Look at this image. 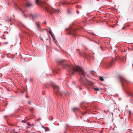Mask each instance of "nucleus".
Returning <instances> with one entry per match:
<instances>
[{
	"mask_svg": "<svg viewBox=\"0 0 133 133\" xmlns=\"http://www.w3.org/2000/svg\"><path fill=\"white\" fill-rule=\"evenodd\" d=\"M58 62L59 65L58 68L52 70L54 74H58L59 71L61 68L65 69L67 73L66 75L70 76L73 75L74 72H76L80 76V82L82 85L87 86L89 81L87 79V75L81 67L75 65H68L65 60H59Z\"/></svg>",
	"mask_w": 133,
	"mask_h": 133,
	"instance_id": "f257e3e1",
	"label": "nucleus"
},
{
	"mask_svg": "<svg viewBox=\"0 0 133 133\" xmlns=\"http://www.w3.org/2000/svg\"><path fill=\"white\" fill-rule=\"evenodd\" d=\"M35 2L36 4H38L39 5H40L46 11L49 13L51 15L55 12H57L58 13L60 12L59 10L53 8L50 5H47L46 3H43L39 2L38 0H36Z\"/></svg>",
	"mask_w": 133,
	"mask_h": 133,
	"instance_id": "f03ea898",
	"label": "nucleus"
},
{
	"mask_svg": "<svg viewBox=\"0 0 133 133\" xmlns=\"http://www.w3.org/2000/svg\"><path fill=\"white\" fill-rule=\"evenodd\" d=\"M51 83L54 90V92L56 94H58L62 97L63 96V95L66 96H68L69 95V92H65V91H63L62 92H61L59 91V89L57 85L54 82H51Z\"/></svg>",
	"mask_w": 133,
	"mask_h": 133,
	"instance_id": "7ed1b4c3",
	"label": "nucleus"
},
{
	"mask_svg": "<svg viewBox=\"0 0 133 133\" xmlns=\"http://www.w3.org/2000/svg\"><path fill=\"white\" fill-rule=\"evenodd\" d=\"M119 78L123 88V89L126 88V85L128 84V82L127 80L123 77L120 76Z\"/></svg>",
	"mask_w": 133,
	"mask_h": 133,
	"instance_id": "20e7f679",
	"label": "nucleus"
},
{
	"mask_svg": "<svg viewBox=\"0 0 133 133\" xmlns=\"http://www.w3.org/2000/svg\"><path fill=\"white\" fill-rule=\"evenodd\" d=\"M68 33L71 35H72L74 36H76L75 32L76 29L72 27H70L68 29Z\"/></svg>",
	"mask_w": 133,
	"mask_h": 133,
	"instance_id": "39448f33",
	"label": "nucleus"
},
{
	"mask_svg": "<svg viewBox=\"0 0 133 133\" xmlns=\"http://www.w3.org/2000/svg\"><path fill=\"white\" fill-rule=\"evenodd\" d=\"M35 26L37 28L39 31L42 32L43 31V29L41 26V23L37 21H36L35 23Z\"/></svg>",
	"mask_w": 133,
	"mask_h": 133,
	"instance_id": "423d86ee",
	"label": "nucleus"
},
{
	"mask_svg": "<svg viewBox=\"0 0 133 133\" xmlns=\"http://www.w3.org/2000/svg\"><path fill=\"white\" fill-rule=\"evenodd\" d=\"M84 57L87 59L88 60H90V59H94V57L91 54H85L84 55Z\"/></svg>",
	"mask_w": 133,
	"mask_h": 133,
	"instance_id": "0eeeda50",
	"label": "nucleus"
},
{
	"mask_svg": "<svg viewBox=\"0 0 133 133\" xmlns=\"http://www.w3.org/2000/svg\"><path fill=\"white\" fill-rule=\"evenodd\" d=\"M31 16L32 18L33 19H35V18H37L38 17V15L36 14H31L30 15H29L28 16V17L29 18H31Z\"/></svg>",
	"mask_w": 133,
	"mask_h": 133,
	"instance_id": "6e6552de",
	"label": "nucleus"
},
{
	"mask_svg": "<svg viewBox=\"0 0 133 133\" xmlns=\"http://www.w3.org/2000/svg\"><path fill=\"white\" fill-rule=\"evenodd\" d=\"M71 110L72 111L74 112H75L76 111H80L79 108L78 107L74 108Z\"/></svg>",
	"mask_w": 133,
	"mask_h": 133,
	"instance_id": "1a4fd4ad",
	"label": "nucleus"
},
{
	"mask_svg": "<svg viewBox=\"0 0 133 133\" xmlns=\"http://www.w3.org/2000/svg\"><path fill=\"white\" fill-rule=\"evenodd\" d=\"M84 102L81 103L80 104V108H83V109H86V107L83 104Z\"/></svg>",
	"mask_w": 133,
	"mask_h": 133,
	"instance_id": "9d476101",
	"label": "nucleus"
},
{
	"mask_svg": "<svg viewBox=\"0 0 133 133\" xmlns=\"http://www.w3.org/2000/svg\"><path fill=\"white\" fill-rule=\"evenodd\" d=\"M114 63V61L112 60L110 62H108L107 64L109 66H110L113 64Z\"/></svg>",
	"mask_w": 133,
	"mask_h": 133,
	"instance_id": "9b49d317",
	"label": "nucleus"
},
{
	"mask_svg": "<svg viewBox=\"0 0 133 133\" xmlns=\"http://www.w3.org/2000/svg\"><path fill=\"white\" fill-rule=\"evenodd\" d=\"M91 35L90 37H92L93 38L95 39L96 38V35L95 34L92 33H91Z\"/></svg>",
	"mask_w": 133,
	"mask_h": 133,
	"instance_id": "f8f14e48",
	"label": "nucleus"
},
{
	"mask_svg": "<svg viewBox=\"0 0 133 133\" xmlns=\"http://www.w3.org/2000/svg\"><path fill=\"white\" fill-rule=\"evenodd\" d=\"M31 5V4L29 2H27L26 4V5L28 7H29Z\"/></svg>",
	"mask_w": 133,
	"mask_h": 133,
	"instance_id": "ddd939ff",
	"label": "nucleus"
},
{
	"mask_svg": "<svg viewBox=\"0 0 133 133\" xmlns=\"http://www.w3.org/2000/svg\"><path fill=\"white\" fill-rule=\"evenodd\" d=\"M93 89H94L95 91H99L100 90L99 88H93Z\"/></svg>",
	"mask_w": 133,
	"mask_h": 133,
	"instance_id": "4468645a",
	"label": "nucleus"
},
{
	"mask_svg": "<svg viewBox=\"0 0 133 133\" xmlns=\"http://www.w3.org/2000/svg\"><path fill=\"white\" fill-rule=\"evenodd\" d=\"M19 10L22 11V12L23 14H24V16L25 17H26V16L24 14V12L21 9H19Z\"/></svg>",
	"mask_w": 133,
	"mask_h": 133,
	"instance_id": "2eb2a0df",
	"label": "nucleus"
},
{
	"mask_svg": "<svg viewBox=\"0 0 133 133\" xmlns=\"http://www.w3.org/2000/svg\"><path fill=\"white\" fill-rule=\"evenodd\" d=\"M11 19V18H10L9 17H8L7 19V20H6V21H8L9 22H10Z\"/></svg>",
	"mask_w": 133,
	"mask_h": 133,
	"instance_id": "dca6fc26",
	"label": "nucleus"
},
{
	"mask_svg": "<svg viewBox=\"0 0 133 133\" xmlns=\"http://www.w3.org/2000/svg\"><path fill=\"white\" fill-rule=\"evenodd\" d=\"M99 80L101 81H103L104 80V79L103 77L101 76H100L99 77Z\"/></svg>",
	"mask_w": 133,
	"mask_h": 133,
	"instance_id": "f3484780",
	"label": "nucleus"
},
{
	"mask_svg": "<svg viewBox=\"0 0 133 133\" xmlns=\"http://www.w3.org/2000/svg\"><path fill=\"white\" fill-rule=\"evenodd\" d=\"M129 95L130 96L132 97H133V93H130L129 92H127Z\"/></svg>",
	"mask_w": 133,
	"mask_h": 133,
	"instance_id": "a211bd4d",
	"label": "nucleus"
},
{
	"mask_svg": "<svg viewBox=\"0 0 133 133\" xmlns=\"http://www.w3.org/2000/svg\"><path fill=\"white\" fill-rule=\"evenodd\" d=\"M53 118L52 116H50L49 118V119L50 120H52Z\"/></svg>",
	"mask_w": 133,
	"mask_h": 133,
	"instance_id": "6ab92c4d",
	"label": "nucleus"
},
{
	"mask_svg": "<svg viewBox=\"0 0 133 133\" xmlns=\"http://www.w3.org/2000/svg\"><path fill=\"white\" fill-rule=\"evenodd\" d=\"M50 35H51V36H52V38L53 39H55V38H54L53 34L52 33L51 34H50Z\"/></svg>",
	"mask_w": 133,
	"mask_h": 133,
	"instance_id": "aec40b11",
	"label": "nucleus"
},
{
	"mask_svg": "<svg viewBox=\"0 0 133 133\" xmlns=\"http://www.w3.org/2000/svg\"><path fill=\"white\" fill-rule=\"evenodd\" d=\"M50 35H51V36H52V38L53 39H55V38H54L53 34L52 33L51 34H50Z\"/></svg>",
	"mask_w": 133,
	"mask_h": 133,
	"instance_id": "412c9836",
	"label": "nucleus"
},
{
	"mask_svg": "<svg viewBox=\"0 0 133 133\" xmlns=\"http://www.w3.org/2000/svg\"><path fill=\"white\" fill-rule=\"evenodd\" d=\"M86 38L88 39H89L90 41H94L92 40L91 39H90V38H89V37H87Z\"/></svg>",
	"mask_w": 133,
	"mask_h": 133,
	"instance_id": "4be33fe9",
	"label": "nucleus"
},
{
	"mask_svg": "<svg viewBox=\"0 0 133 133\" xmlns=\"http://www.w3.org/2000/svg\"><path fill=\"white\" fill-rule=\"evenodd\" d=\"M27 124L28 125H29L30 126H31V125L30 124V123L29 122H27Z\"/></svg>",
	"mask_w": 133,
	"mask_h": 133,
	"instance_id": "5701e85b",
	"label": "nucleus"
},
{
	"mask_svg": "<svg viewBox=\"0 0 133 133\" xmlns=\"http://www.w3.org/2000/svg\"><path fill=\"white\" fill-rule=\"evenodd\" d=\"M48 32H49V34L50 35L52 33V31H48Z\"/></svg>",
	"mask_w": 133,
	"mask_h": 133,
	"instance_id": "b1692460",
	"label": "nucleus"
},
{
	"mask_svg": "<svg viewBox=\"0 0 133 133\" xmlns=\"http://www.w3.org/2000/svg\"><path fill=\"white\" fill-rule=\"evenodd\" d=\"M86 112H82V114L83 115H85L86 114Z\"/></svg>",
	"mask_w": 133,
	"mask_h": 133,
	"instance_id": "393cba45",
	"label": "nucleus"
},
{
	"mask_svg": "<svg viewBox=\"0 0 133 133\" xmlns=\"http://www.w3.org/2000/svg\"><path fill=\"white\" fill-rule=\"evenodd\" d=\"M68 126V125L67 124H66V125L65 127V128H66V129H67V127Z\"/></svg>",
	"mask_w": 133,
	"mask_h": 133,
	"instance_id": "a878e982",
	"label": "nucleus"
},
{
	"mask_svg": "<svg viewBox=\"0 0 133 133\" xmlns=\"http://www.w3.org/2000/svg\"><path fill=\"white\" fill-rule=\"evenodd\" d=\"M23 26H24V27H25V28H27V29H29V30H30V29H28L27 28V27H26L25 25H23Z\"/></svg>",
	"mask_w": 133,
	"mask_h": 133,
	"instance_id": "bb28decb",
	"label": "nucleus"
},
{
	"mask_svg": "<svg viewBox=\"0 0 133 133\" xmlns=\"http://www.w3.org/2000/svg\"><path fill=\"white\" fill-rule=\"evenodd\" d=\"M30 111H33V109H32V108H31V109H30Z\"/></svg>",
	"mask_w": 133,
	"mask_h": 133,
	"instance_id": "cd10ccee",
	"label": "nucleus"
},
{
	"mask_svg": "<svg viewBox=\"0 0 133 133\" xmlns=\"http://www.w3.org/2000/svg\"><path fill=\"white\" fill-rule=\"evenodd\" d=\"M41 127H42V128H44H44H45V127H44L43 125H42L41 126Z\"/></svg>",
	"mask_w": 133,
	"mask_h": 133,
	"instance_id": "c85d7f7f",
	"label": "nucleus"
},
{
	"mask_svg": "<svg viewBox=\"0 0 133 133\" xmlns=\"http://www.w3.org/2000/svg\"><path fill=\"white\" fill-rule=\"evenodd\" d=\"M28 103L29 105H30L31 104V103H30V102L29 101H28Z\"/></svg>",
	"mask_w": 133,
	"mask_h": 133,
	"instance_id": "c756f323",
	"label": "nucleus"
},
{
	"mask_svg": "<svg viewBox=\"0 0 133 133\" xmlns=\"http://www.w3.org/2000/svg\"><path fill=\"white\" fill-rule=\"evenodd\" d=\"M76 12H77V13L78 14L79 13V11H76Z\"/></svg>",
	"mask_w": 133,
	"mask_h": 133,
	"instance_id": "7c9ffc66",
	"label": "nucleus"
},
{
	"mask_svg": "<svg viewBox=\"0 0 133 133\" xmlns=\"http://www.w3.org/2000/svg\"><path fill=\"white\" fill-rule=\"evenodd\" d=\"M22 122H24V123H25V121H24V120H22Z\"/></svg>",
	"mask_w": 133,
	"mask_h": 133,
	"instance_id": "2f4dec72",
	"label": "nucleus"
},
{
	"mask_svg": "<svg viewBox=\"0 0 133 133\" xmlns=\"http://www.w3.org/2000/svg\"><path fill=\"white\" fill-rule=\"evenodd\" d=\"M41 118H39V119L37 120V121H38L39 120H41Z\"/></svg>",
	"mask_w": 133,
	"mask_h": 133,
	"instance_id": "473e14b6",
	"label": "nucleus"
},
{
	"mask_svg": "<svg viewBox=\"0 0 133 133\" xmlns=\"http://www.w3.org/2000/svg\"><path fill=\"white\" fill-rule=\"evenodd\" d=\"M131 111H129V115H130V114H131Z\"/></svg>",
	"mask_w": 133,
	"mask_h": 133,
	"instance_id": "72a5a7b5",
	"label": "nucleus"
},
{
	"mask_svg": "<svg viewBox=\"0 0 133 133\" xmlns=\"http://www.w3.org/2000/svg\"><path fill=\"white\" fill-rule=\"evenodd\" d=\"M47 131V129H45V132Z\"/></svg>",
	"mask_w": 133,
	"mask_h": 133,
	"instance_id": "f704fd0d",
	"label": "nucleus"
},
{
	"mask_svg": "<svg viewBox=\"0 0 133 133\" xmlns=\"http://www.w3.org/2000/svg\"><path fill=\"white\" fill-rule=\"evenodd\" d=\"M68 13H70V11H68Z\"/></svg>",
	"mask_w": 133,
	"mask_h": 133,
	"instance_id": "c9c22d12",
	"label": "nucleus"
},
{
	"mask_svg": "<svg viewBox=\"0 0 133 133\" xmlns=\"http://www.w3.org/2000/svg\"><path fill=\"white\" fill-rule=\"evenodd\" d=\"M4 43L5 44H7L8 43V42H5Z\"/></svg>",
	"mask_w": 133,
	"mask_h": 133,
	"instance_id": "e433bc0d",
	"label": "nucleus"
},
{
	"mask_svg": "<svg viewBox=\"0 0 133 133\" xmlns=\"http://www.w3.org/2000/svg\"><path fill=\"white\" fill-rule=\"evenodd\" d=\"M30 81H32V79H30Z\"/></svg>",
	"mask_w": 133,
	"mask_h": 133,
	"instance_id": "4c0bfd02",
	"label": "nucleus"
},
{
	"mask_svg": "<svg viewBox=\"0 0 133 133\" xmlns=\"http://www.w3.org/2000/svg\"><path fill=\"white\" fill-rule=\"evenodd\" d=\"M13 133H18L17 132H14Z\"/></svg>",
	"mask_w": 133,
	"mask_h": 133,
	"instance_id": "58836bf2",
	"label": "nucleus"
},
{
	"mask_svg": "<svg viewBox=\"0 0 133 133\" xmlns=\"http://www.w3.org/2000/svg\"><path fill=\"white\" fill-rule=\"evenodd\" d=\"M72 83H74V82H72Z\"/></svg>",
	"mask_w": 133,
	"mask_h": 133,
	"instance_id": "ea45409f",
	"label": "nucleus"
},
{
	"mask_svg": "<svg viewBox=\"0 0 133 133\" xmlns=\"http://www.w3.org/2000/svg\"><path fill=\"white\" fill-rule=\"evenodd\" d=\"M29 128V127H28L27 128Z\"/></svg>",
	"mask_w": 133,
	"mask_h": 133,
	"instance_id": "a19ab883",
	"label": "nucleus"
},
{
	"mask_svg": "<svg viewBox=\"0 0 133 133\" xmlns=\"http://www.w3.org/2000/svg\"><path fill=\"white\" fill-rule=\"evenodd\" d=\"M123 28H124V27H123Z\"/></svg>",
	"mask_w": 133,
	"mask_h": 133,
	"instance_id": "79ce46f5",
	"label": "nucleus"
}]
</instances>
